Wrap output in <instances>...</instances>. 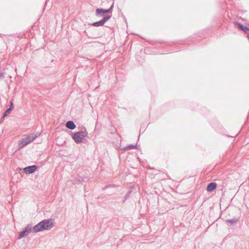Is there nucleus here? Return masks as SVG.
Here are the masks:
<instances>
[{
    "label": "nucleus",
    "mask_w": 249,
    "mask_h": 249,
    "mask_svg": "<svg viewBox=\"0 0 249 249\" xmlns=\"http://www.w3.org/2000/svg\"><path fill=\"white\" fill-rule=\"evenodd\" d=\"M73 183L74 184H82V180H81L80 177H79L77 178H74L73 180Z\"/></svg>",
    "instance_id": "obj_16"
},
{
    "label": "nucleus",
    "mask_w": 249,
    "mask_h": 249,
    "mask_svg": "<svg viewBox=\"0 0 249 249\" xmlns=\"http://www.w3.org/2000/svg\"><path fill=\"white\" fill-rule=\"evenodd\" d=\"M178 43L180 44H182V43H180V42H179Z\"/></svg>",
    "instance_id": "obj_26"
},
{
    "label": "nucleus",
    "mask_w": 249,
    "mask_h": 249,
    "mask_svg": "<svg viewBox=\"0 0 249 249\" xmlns=\"http://www.w3.org/2000/svg\"><path fill=\"white\" fill-rule=\"evenodd\" d=\"M88 134V133L86 130L80 131L74 133L72 135V138L77 144L85 142V138L87 137Z\"/></svg>",
    "instance_id": "obj_3"
},
{
    "label": "nucleus",
    "mask_w": 249,
    "mask_h": 249,
    "mask_svg": "<svg viewBox=\"0 0 249 249\" xmlns=\"http://www.w3.org/2000/svg\"><path fill=\"white\" fill-rule=\"evenodd\" d=\"M148 168H149V169H152V170H153V169H154V168H151V167H149Z\"/></svg>",
    "instance_id": "obj_25"
},
{
    "label": "nucleus",
    "mask_w": 249,
    "mask_h": 249,
    "mask_svg": "<svg viewBox=\"0 0 249 249\" xmlns=\"http://www.w3.org/2000/svg\"><path fill=\"white\" fill-rule=\"evenodd\" d=\"M234 25L236 27L244 32V33L248 28V27L244 26L242 23L238 22H234Z\"/></svg>",
    "instance_id": "obj_9"
},
{
    "label": "nucleus",
    "mask_w": 249,
    "mask_h": 249,
    "mask_svg": "<svg viewBox=\"0 0 249 249\" xmlns=\"http://www.w3.org/2000/svg\"><path fill=\"white\" fill-rule=\"evenodd\" d=\"M103 19H101L102 22L103 23V24H104L107 21H108L111 17V14H110V15H107V16H104V17H103Z\"/></svg>",
    "instance_id": "obj_15"
},
{
    "label": "nucleus",
    "mask_w": 249,
    "mask_h": 249,
    "mask_svg": "<svg viewBox=\"0 0 249 249\" xmlns=\"http://www.w3.org/2000/svg\"><path fill=\"white\" fill-rule=\"evenodd\" d=\"M188 40L189 41H192L191 38V37H189L188 39Z\"/></svg>",
    "instance_id": "obj_22"
},
{
    "label": "nucleus",
    "mask_w": 249,
    "mask_h": 249,
    "mask_svg": "<svg viewBox=\"0 0 249 249\" xmlns=\"http://www.w3.org/2000/svg\"><path fill=\"white\" fill-rule=\"evenodd\" d=\"M107 186H109V187H111L113 186V185L110 184V185H108Z\"/></svg>",
    "instance_id": "obj_23"
},
{
    "label": "nucleus",
    "mask_w": 249,
    "mask_h": 249,
    "mask_svg": "<svg viewBox=\"0 0 249 249\" xmlns=\"http://www.w3.org/2000/svg\"><path fill=\"white\" fill-rule=\"evenodd\" d=\"M90 25L91 26H94V27H99V26H103L104 24H103L102 20H101L100 21L93 22V23H91Z\"/></svg>",
    "instance_id": "obj_11"
},
{
    "label": "nucleus",
    "mask_w": 249,
    "mask_h": 249,
    "mask_svg": "<svg viewBox=\"0 0 249 249\" xmlns=\"http://www.w3.org/2000/svg\"><path fill=\"white\" fill-rule=\"evenodd\" d=\"M238 221V219L235 217L232 218V219H226L225 220V222L227 223V224H229V223H231V224H233V223H237Z\"/></svg>",
    "instance_id": "obj_13"
},
{
    "label": "nucleus",
    "mask_w": 249,
    "mask_h": 249,
    "mask_svg": "<svg viewBox=\"0 0 249 249\" xmlns=\"http://www.w3.org/2000/svg\"><path fill=\"white\" fill-rule=\"evenodd\" d=\"M54 226L53 220L48 219L43 220L33 227L32 231L34 233H36L44 230L51 229Z\"/></svg>",
    "instance_id": "obj_1"
},
{
    "label": "nucleus",
    "mask_w": 249,
    "mask_h": 249,
    "mask_svg": "<svg viewBox=\"0 0 249 249\" xmlns=\"http://www.w3.org/2000/svg\"><path fill=\"white\" fill-rule=\"evenodd\" d=\"M38 166L36 165L28 166L23 168V171L26 174H31L36 171Z\"/></svg>",
    "instance_id": "obj_6"
},
{
    "label": "nucleus",
    "mask_w": 249,
    "mask_h": 249,
    "mask_svg": "<svg viewBox=\"0 0 249 249\" xmlns=\"http://www.w3.org/2000/svg\"><path fill=\"white\" fill-rule=\"evenodd\" d=\"M109 188V186L106 185V186H105L103 188V189H104V190H105V189H107V188Z\"/></svg>",
    "instance_id": "obj_21"
},
{
    "label": "nucleus",
    "mask_w": 249,
    "mask_h": 249,
    "mask_svg": "<svg viewBox=\"0 0 249 249\" xmlns=\"http://www.w3.org/2000/svg\"><path fill=\"white\" fill-rule=\"evenodd\" d=\"M103 19H101L102 22L103 23V24H104L107 21H108L111 17V14H110V15H107V16H104V17H103Z\"/></svg>",
    "instance_id": "obj_14"
},
{
    "label": "nucleus",
    "mask_w": 249,
    "mask_h": 249,
    "mask_svg": "<svg viewBox=\"0 0 249 249\" xmlns=\"http://www.w3.org/2000/svg\"><path fill=\"white\" fill-rule=\"evenodd\" d=\"M32 226L31 224H28L24 230L19 233L18 239L22 238L27 235L32 230Z\"/></svg>",
    "instance_id": "obj_5"
},
{
    "label": "nucleus",
    "mask_w": 249,
    "mask_h": 249,
    "mask_svg": "<svg viewBox=\"0 0 249 249\" xmlns=\"http://www.w3.org/2000/svg\"><path fill=\"white\" fill-rule=\"evenodd\" d=\"M245 33L249 35V28H248L247 30L245 32Z\"/></svg>",
    "instance_id": "obj_20"
},
{
    "label": "nucleus",
    "mask_w": 249,
    "mask_h": 249,
    "mask_svg": "<svg viewBox=\"0 0 249 249\" xmlns=\"http://www.w3.org/2000/svg\"><path fill=\"white\" fill-rule=\"evenodd\" d=\"M5 72H0V80L3 79L5 77Z\"/></svg>",
    "instance_id": "obj_19"
},
{
    "label": "nucleus",
    "mask_w": 249,
    "mask_h": 249,
    "mask_svg": "<svg viewBox=\"0 0 249 249\" xmlns=\"http://www.w3.org/2000/svg\"><path fill=\"white\" fill-rule=\"evenodd\" d=\"M66 126L71 129V130H73L76 128V125L74 124V123L72 121H68L66 123Z\"/></svg>",
    "instance_id": "obj_10"
},
{
    "label": "nucleus",
    "mask_w": 249,
    "mask_h": 249,
    "mask_svg": "<svg viewBox=\"0 0 249 249\" xmlns=\"http://www.w3.org/2000/svg\"><path fill=\"white\" fill-rule=\"evenodd\" d=\"M137 144H129L127 146H126L124 149L125 150H131V149H137Z\"/></svg>",
    "instance_id": "obj_12"
},
{
    "label": "nucleus",
    "mask_w": 249,
    "mask_h": 249,
    "mask_svg": "<svg viewBox=\"0 0 249 249\" xmlns=\"http://www.w3.org/2000/svg\"><path fill=\"white\" fill-rule=\"evenodd\" d=\"M40 133L37 132L36 133H32L28 135L27 137L22 139L20 142L18 143V146L20 148H22L26 146L30 142L35 140L37 137L40 135Z\"/></svg>",
    "instance_id": "obj_2"
},
{
    "label": "nucleus",
    "mask_w": 249,
    "mask_h": 249,
    "mask_svg": "<svg viewBox=\"0 0 249 249\" xmlns=\"http://www.w3.org/2000/svg\"><path fill=\"white\" fill-rule=\"evenodd\" d=\"M10 106L9 107V108H8L5 111V112H4V113L3 114L2 117H1V119H3L8 114H9L11 112V111L14 109V105H13V101H11L10 102Z\"/></svg>",
    "instance_id": "obj_7"
},
{
    "label": "nucleus",
    "mask_w": 249,
    "mask_h": 249,
    "mask_svg": "<svg viewBox=\"0 0 249 249\" xmlns=\"http://www.w3.org/2000/svg\"><path fill=\"white\" fill-rule=\"evenodd\" d=\"M163 42V41H159L158 43H160V44H161Z\"/></svg>",
    "instance_id": "obj_24"
},
{
    "label": "nucleus",
    "mask_w": 249,
    "mask_h": 249,
    "mask_svg": "<svg viewBox=\"0 0 249 249\" xmlns=\"http://www.w3.org/2000/svg\"><path fill=\"white\" fill-rule=\"evenodd\" d=\"M216 187L217 184L215 182L209 183L207 187V191L209 192H212L216 189Z\"/></svg>",
    "instance_id": "obj_8"
},
{
    "label": "nucleus",
    "mask_w": 249,
    "mask_h": 249,
    "mask_svg": "<svg viewBox=\"0 0 249 249\" xmlns=\"http://www.w3.org/2000/svg\"><path fill=\"white\" fill-rule=\"evenodd\" d=\"M114 7V2L111 4L109 8L108 9H104L103 8H97L96 9V16L98 17H103L106 13L111 14Z\"/></svg>",
    "instance_id": "obj_4"
},
{
    "label": "nucleus",
    "mask_w": 249,
    "mask_h": 249,
    "mask_svg": "<svg viewBox=\"0 0 249 249\" xmlns=\"http://www.w3.org/2000/svg\"><path fill=\"white\" fill-rule=\"evenodd\" d=\"M131 192H132V191L131 190H129L127 192V193H126V194L125 195V196L124 197V199L123 201V203H124L128 199V198L129 197L130 194H131Z\"/></svg>",
    "instance_id": "obj_17"
},
{
    "label": "nucleus",
    "mask_w": 249,
    "mask_h": 249,
    "mask_svg": "<svg viewBox=\"0 0 249 249\" xmlns=\"http://www.w3.org/2000/svg\"><path fill=\"white\" fill-rule=\"evenodd\" d=\"M80 178H81V180H82V183L83 182H86V181H88L89 179H88V177H80Z\"/></svg>",
    "instance_id": "obj_18"
}]
</instances>
